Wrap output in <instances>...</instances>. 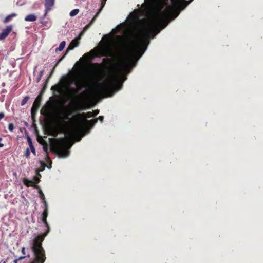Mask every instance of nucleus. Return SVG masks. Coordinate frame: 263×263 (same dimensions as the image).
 Here are the masks:
<instances>
[{
	"instance_id": "f257e3e1",
	"label": "nucleus",
	"mask_w": 263,
	"mask_h": 263,
	"mask_svg": "<svg viewBox=\"0 0 263 263\" xmlns=\"http://www.w3.org/2000/svg\"><path fill=\"white\" fill-rule=\"evenodd\" d=\"M93 117L92 112L82 113L78 115L77 117L73 118V121L78 125L74 127L68 134L70 138L73 134L80 129L82 125L87 121L86 118ZM73 143L71 142V138L66 139L61 138L59 139L50 138V152L57 154L60 157H66L68 156L69 152L68 149L71 147Z\"/></svg>"
},
{
	"instance_id": "f03ea898",
	"label": "nucleus",
	"mask_w": 263,
	"mask_h": 263,
	"mask_svg": "<svg viewBox=\"0 0 263 263\" xmlns=\"http://www.w3.org/2000/svg\"><path fill=\"white\" fill-rule=\"evenodd\" d=\"M142 35H136L128 44L129 54L139 59L146 49L148 43H144V40L149 37L151 33L154 35L158 33L153 25L144 26L141 30Z\"/></svg>"
},
{
	"instance_id": "7ed1b4c3",
	"label": "nucleus",
	"mask_w": 263,
	"mask_h": 263,
	"mask_svg": "<svg viewBox=\"0 0 263 263\" xmlns=\"http://www.w3.org/2000/svg\"><path fill=\"white\" fill-rule=\"evenodd\" d=\"M41 115L40 123L44 136H40L37 134V139L39 143L43 146V149L46 155L47 161L48 163L49 157L48 150L49 149V138H47V136L49 135V100L47 101L45 105L42 108Z\"/></svg>"
},
{
	"instance_id": "20e7f679",
	"label": "nucleus",
	"mask_w": 263,
	"mask_h": 263,
	"mask_svg": "<svg viewBox=\"0 0 263 263\" xmlns=\"http://www.w3.org/2000/svg\"><path fill=\"white\" fill-rule=\"evenodd\" d=\"M192 1L191 0L188 2L185 0H171V6L166 7L164 10L159 12L155 16V21L160 22V24L163 28H165L167 24L165 20L170 18L174 15L175 9L176 8L183 9Z\"/></svg>"
},
{
	"instance_id": "39448f33",
	"label": "nucleus",
	"mask_w": 263,
	"mask_h": 263,
	"mask_svg": "<svg viewBox=\"0 0 263 263\" xmlns=\"http://www.w3.org/2000/svg\"><path fill=\"white\" fill-rule=\"evenodd\" d=\"M96 90L99 94L120 90L123 86L122 82L119 81V77L116 73H109V78L101 83H97Z\"/></svg>"
},
{
	"instance_id": "423d86ee",
	"label": "nucleus",
	"mask_w": 263,
	"mask_h": 263,
	"mask_svg": "<svg viewBox=\"0 0 263 263\" xmlns=\"http://www.w3.org/2000/svg\"><path fill=\"white\" fill-rule=\"evenodd\" d=\"M47 234L39 235L33 242L32 251L34 253V258L30 263H43L45 259L44 251L41 246V242Z\"/></svg>"
},
{
	"instance_id": "0eeeda50",
	"label": "nucleus",
	"mask_w": 263,
	"mask_h": 263,
	"mask_svg": "<svg viewBox=\"0 0 263 263\" xmlns=\"http://www.w3.org/2000/svg\"><path fill=\"white\" fill-rule=\"evenodd\" d=\"M89 54H91L92 59L100 57H111L114 55L112 49L108 46L100 47L96 51L91 50Z\"/></svg>"
},
{
	"instance_id": "6e6552de",
	"label": "nucleus",
	"mask_w": 263,
	"mask_h": 263,
	"mask_svg": "<svg viewBox=\"0 0 263 263\" xmlns=\"http://www.w3.org/2000/svg\"><path fill=\"white\" fill-rule=\"evenodd\" d=\"M49 79V76H48L47 78L46 81L42 90H41L40 94L36 98V99L32 105V107L31 108V114H32V116L34 115V114L36 113V112L40 106V102L41 101L43 95L47 87L48 81Z\"/></svg>"
},
{
	"instance_id": "1a4fd4ad",
	"label": "nucleus",
	"mask_w": 263,
	"mask_h": 263,
	"mask_svg": "<svg viewBox=\"0 0 263 263\" xmlns=\"http://www.w3.org/2000/svg\"><path fill=\"white\" fill-rule=\"evenodd\" d=\"M82 34V32L80 33V34L75 38L74 39L72 40V41L70 42L69 45H68L67 50L66 51V52L65 54L61 58V59L58 61V62L57 63L56 65H57L60 62H61L65 57V56L66 55V54L69 52V51L73 49L76 47H77L79 43H80V40L81 39V35Z\"/></svg>"
},
{
	"instance_id": "9d476101",
	"label": "nucleus",
	"mask_w": 263,
	"mask_h": 263,
	"mask_svg": "<svg viewBox=\"0 0 263 263\" xmlns=\"http://www.w3.org/2000/svg\"><path fill=\"white\" fill-rule=\"evenodd\" d=\"M40 198L43 200L45 204V209L44 212L42 214L41 220L42 222H43L48 228V230H49V227L46 221V219L48 215V205L47 202L45 201V196L43 193H40Z\"/></svg>"
},
{
	"instance_id": "9b49d317",
	"label": "nucleus",
	"mask_w": 263,
	"mask_h": 263,
	"mask_svg": "<svg viewBox=\"0 0 263 263\" xmlns=\"http://www.w3.org/2000/svg\"><path fill=\"white\" fill-rule=\"evenodd\" d=\"M12 30V26L11 25L8 26L0 34V40H2L7 37L8 34Z\"/></svg>"
},
{
	"instance_id": "f8f14e48",
	"label": "nucleus",
	"mask_w": 263,
	"mask_h": 263,
	"mask_svg": "<svg viewBox=\"0 0 263 263\" xmlns=\"http://www.w3.org/2000/svg\"><path fill=\"white\" fill-rule=\"evenodd\" d=\"M120 68L122 69H130L132 67V63L130 60L123 61L119 65Z\"/></svg>"
},
{
	"instance_id": "ddd939ff",
	"label": "nucleus",
	"mask_w": 263,
	"mask_h": 263,
	"mask_svg": "<svg viewBox=\"0 0 263 263\" xmlns=\"http://www.w3.org/2000/svg\"><path fill=\"white\" fill-rule=\"evenodd\" d=\"M103 64H98V63H96V64H94V66H96L98 68L100 69V67L102 65H103L106 67H108L111 63V60L110 59H109V58H104L103 59Z\"/></svg>"
},
{
	"instance_id": "4468645a",
	"label": "nucleus",
	"mask_w": 263,
	"mask_h": 263,
	"mask_svg": "<svg viewBox=\"0 0 263 263\" xmlns=\"http://www.w3.org/2000/svg\"><path fill=\"white\" fill-rule=\"evenodd\" d=\"M53 99H54L53 97H50V136H54L53 129L52 126V102Z\"/></svg>"
},
{
	"instance_id": "2eb2a0df",
	"label": "nucleus",
	"mask_w": 263,
	"mask_h": 263,
	"mask_svg": "<svg viewBox=\"0 0 263 263\" xmlns=\"http://www.w3.org/2000/svg\"><path fill=\"white\" fill-rule=\"evenodd\" d=\"M36 16L34 14H31L25 17V20L27 22H34L36 20Z\"/></svg>"
},
{
	"instance_id": "dca6fc26",
	"label": "nucleus",
	"mask_w": 263,
	"mask_h": 263,
	"mask_svg": "<svg viewBox=\"0 0 263 263\" xmlns=\"http://www.w3.org/2000/svg\"><path fill=\"white\" fill-rule=\"evenodd\" d=\"M27 142L28 143V144L29 145V147L30 148L31 152L33 154H35V148H34V146H33L31 139L28 135H27Z\"/></svg>"
},
{
	"instance_id": "f3484780",
	"label": "nucleus",
	"mask_w": 263,
	"mask_h": 263,
	"mask_svg": "<svg viewBox=\"0 0 263 263\" xmlns=\"http://www.w3.org/2000/svg\"><path fill=\"white\" fill-rule=\"evenodd\" d=\"M23 183L25 185H26L27 186H35V182H34L32 180H29L27 179H23Z\"/></svg>"
},
{
	"instance_id": "a211bd4d",
	"label": "nucleus",
	"mask_w": 263,
	"mask_h": 263,
	"mask_svg": "<svg viewBox=\"0 0 263 263\" xmlns=\"http://www.w3.org/2000/svg\"><path fill=\"white\" fill-rule=\"evenodd\" d=\"M98 13H99V12H98L93 16V17L92 18V20L90 21V22L87 25H86L84 27V31H86V30H87L91 26V25L93 23V22H95V20L96 19V18H97V16H98Z\"/></svg>"
},
{
	"instance_id": "6ab92c4d",
	"label": "nucleus",
	"mask_w": 263,
	"mask_h": 263,
	"mask_svg": "<svg viewBox=\"0 0 263 263\" xmlns=\"http://www.w3.org/2000/svg\"><path fill=\"white\" fill-rule=\"evenodd\" d=\"M16 16V13H12L9 15H8L5 20L3 21V22L4 23H7L9 22L13 17H15Z\"/></svg>"
},
{
	"instance_id": "aec40b11",
	"label": "nucleus",
	"mask_w": 263,
	"mask_h": 263,
	"mask_svg": "<svg viewBox=\"0 0 263 263\" xmlns=\"http://www.w3.org/2000/svg\"><path fill=\"white\" fill-rule=\"evenodd\" d=\"M65 45H66V42L65 41L61 42V43L60 44L59 46L56 48L55 51H61L64 48Z\"/></svg>"
},
{
	"instance_id": "412c9836",
	"label": "nucleus",
	"mask_w": 263,
	"mask_h": 263,
	"mask_svg": "<svg viewBox=\"0 0 263 263\" xmlns=\"http://www.w3.org/2000/svg\"><path fill=\"white\" fill-rule=\"evenodd\" d=\"M45 11L44 15V16H46L47 14V13L48 12V10H49V0H45Z\"/></svg>"
},
{
	"instance_id": "4be33fe9",
	"label": "nucleus",
	"mask_w": 263,
	"mask_h": 263,
	"mask_svg": "<svg viewBox=\"0 0 263 263\" xmlns=\"http://www.w3.org/2000/svg\"><path fill=\"white\" fill-rule=\"evenodd\" d=\"M97 122V120H95V119L85 122V123H86L90 127H92Z\"/></svg>"
},
{
	"instance_id": "5701e85b",
	"label": "nucleus",
	"mask_w": 263,
	"mask_h": 263,
	"mask_svg": "<svg viewBox=\"0 0 263 263\" xmlns=\"http://www.w3.org/2000/svg\"><path fill=\"white\" fill-rule=\"evenodd\" d=\"M79 12V10L78 9H73L70 12V15L71 16H74L78 14Z\"/></svg>"
},
{
	"instance_id": "b1692460",
	"label": "nucleus",
	"mask_w": 263,
	"mask_h": 263,
	"mask_svg": "<svg viewBox=\"0 0 263 263\" xmlns=\"http://www.w3.org/2000/svg\"><path fill=\"white\" fill-rule=\"evenodd\" d=\"M40 175H38L37 176H35L33 177V180L34 182H35V185L37 183H38L40 181Z\"/></svg>"
},
{
	"instance_id": "393cba45",
	"label": "nucleus",
	"mask_w": 263,
	"mask_h": 263,
	"mask_svg": "<svg viewBox=\"0 0 263 263\" xmlns=\"http://www.w3.org/2000/svg\"><path fill=\"white\" fill-rule=\"evenodd\" d=\"M29 97H25L24 98V99L22 100L21 102V105L23 106L29 100Z\"/></svg>"
},
{
	"instance_id": "a878e982",
	"label": "nucleus",
	"mask_w": 263,
	"mask_h": 263,
	"mask_svg": "<svg viewBox=\"0 0 263 263\" xmlns=\"http://www.w3.org/2000/svg\"><path fill=\"white\" fill-rule=\"evenodd\" d=\"M14 128V125H13V124L12 123H10V124H9L8 129L10 131H13Z\"/></svg>"
},
{
	"instance_id": "bb28decb",
	"label": "nucleus",
	"mask_w": 263,
	"mask_h": 263,
	"mask_svg": "<svg viewBox=\"0 0 263 263\" xmlns=\"http://www.w3.org/2000/svg\"><path fill=\"white\" fill-rule=\"evenodd\" d=\"M103 119H104L103 116H99L98 118H97L95 119V120H97V122L98 121V120H99L101 122H103Z\"/></svg>"
},
{
	"instance_id": "cd10ccee",
	"label": "nucleus",
	"mask_w": 263,
	"mask_h": 263,
	"mask_svg": "<svg viewBox=\"0 0 263 263\" xmlns=\"http://www.w3.org/2000/svg\"><path fill=\"white\" fill-rule=\"evenodd\" d=\"M29 155H30V152H29V150L28 148H27L26 150V152H25V156L28 158L29 157Z\"/></svg>"
},
{
	"instance_id": "c85d7f7f",
	"label": "nucleus",
	"mask_w": 263,
	"mask_h": 263,
	"mask_svg": "<svg viewBox=\"0 0 263 263\" xmlns=\"http://www.w3.org/2000/svg\"><path fill=\"white\" fill-rule=\"evenodd\" d=\"M93 117H95L99 113V110H95L93 111Z\"/></svg>"
},
{
	"instance_id": "c756f323",
	"label": "nucleus",
	"mask_w": 263,
	"mask_h": 263,
	"mask_svg": "<svg viewBox=\"0 0 263 263\" xmlns=\"http://www.w3.org/2000/svg\"><path fill=\"white\" fill-rule=\"evenodd\" d=\"M55 0H50V10L52 9V7L54 6Z\"/></svg>"
},
{
	"instance_id": "7c9ffc66",
	"label": "nucleus",
	"mask_w": 263,
	"mask_h": 263,
	"mask_svg": "<svg viewBox=\"0 0 263 263\" xmlns=\"http://www.w3.org/2000/svg\"><path fill=\"white\" fill-rule=\"evenodd\" d=\"M107 0H101V8L104 7Z\"/></svg>"
},
{
	"instance_id": "2f4dec72",
	"label": "nucleus",
	"mask_w": 263,
	"mask_h": 263,
	"mask_svg": "<svg viewBox=\"0 0 263 263\" xmlns=\"http://www.w3.org/2000/svg\"><path fill=\"white\" fill-rule=\"evenodd\" d=\"M4 117V114L3 112L0 113V120Z\"/></svg>"
},
{
	"instance_id": "473e14b6",
	"label": "nucleus",
	"mask_w": 263,
	"mask_h": 263,
	"mask_svg": "<svg viewBox=\"0 0 263 263\" xmlns=\"http://www.w3.org/2000/svg\"><path fill=\"white\" fill-rule=\"evenodd\" d=\"M25 247H23V248H22L21 252H22V254H24V255H25Z\"/></svg>"
},
{
	"instance_id": "72a5a7b5",
	"label": "nucleus",
	"mask_w": 263,
	"mask_h": 263,
	"mask_svg": "<svg viewBox=\"0 0 263 263\" xmlns=\"http://www.w3.org/2000/svg\"><path fill=\"white\" fill-rule=\"evenodd\" d=\"M41 166L43 167V168L45 167L46 165L43 162H41Z\"/></svg>"
},
{
	"instance_id": "f704fd0d",
	"label": "nucleus",
	"mask_w": 263,
	"mask_h": 263,
	"mask_svg": "<svg viewBox=\"0 0 263 263\" xmlns=\"http://www.w3.org/2000/svg\"><path fill=\"white\" fill-rule=\"evenodd\" d=\"M25 258V256H21V257H19V258H18V259L20 260H22V259H24V258Z\"/></svg>"
},
{
	"instance_id": "c9c22d12",
	"label": "nucleus",
	"mask_w": 263,
	"mask_h": 263,
	"mask_svg": "<svg viewBox=\"0 0 263 263\" xmlns=\"http://www.w3.org/2000/svg\"><path fill=\"white\" fill-rule=\"evenodd\" d=\"M18 260H20L18 259V258L16 259H15V260H14V263H17V262H18Z\"/></svg>"
},
{
	"instance_id": "e433bc0d",
	"label": "nucleus",
	"mask_w": 263,
	"mask_h": 263,
	"mask_svg": "<svg viewBox=\"0 0 263 263\" xmlns=\"http://www.w3.org/2000/svg\"><path fill=\"white\" fill-rule=\"evenodd\" d=\"M4 146V144L2 143H0V147H2Z\"/></svg>"
},
{
	"instance_id": "4c0bfd02",
	"label": "nucleus",
	"mask_w": 263,
	"mask_h": 263,
	"mask_svg": "<svg viewBox=\"0 0 263 263\" xmlns=\"http://www.w3.org/2000/svg\"><path fill=\"white\" fill-rule=\"evenodd\" d=\"M50 168H51V164H52V161H51V160H50Z\"/></svg>"
},
{
	"instance_id": "58836bf2",
	"label": "nucleus",
	"mask_w": 263,
	"mask_h": 263,
	"mask_svg": "<svg viewBox=\"0 0 263 263\" xmlns=\"http://www.w3.org/2000/svg\"><path fill=\"white\" fill-rule=\"evenodd\" d=\"M53 87L52 86V87H51V88H50V89H51V90H52V89H53Z\"/></svg>"
},
{
	"instance_id": "ea45409f",
	"label": "nucleus",
	"mask_w": 263,
	"mask_h": 263,
	"mask_svg": "<svg viewBox=\"0 0 263 263\" xmlns=\"http://www.w3.org/2000/svg\"><path fill=\"white\" fill-rule=\"evenodd\" d=\"M66 119H68V117L67 116L66 118Z\"/></svg>"
},
{
	"instance_id": "a19ab883",
	"label": "nucleus",
	"mask_w": 263,
	"mask_h": 263,
	"mask_svg": "<svg viewBox=\"0 0 263 263\" xmlns=\"http://www.w3.org/2000/svg\"><path fill=\"white\" fill-rule=\"evenodd\" d=\"M2 140V138L1 137H0V141H1Z\"/></svg>"
},
{
	"instance_id": "79ce46f5",
	"label": "nucleus",
	"mask_w": 263,
	"mask_h": 263,
	"mask_svg": "<svg viewBox=\"0 0 263 263\" xmlns=\"http://www.w3.org/2000/svg\"><path fill=\"white\" fill-rule=\"evenodd\" d=\"M68 99H70V98H68Z\"/></svg>"
},
{
	"instance_id": "37998d69",
	"label": "nucleus",
	"mask_w": 263,
	"mask_h": 263,
	"mask_svg": "<svg viewBox=\"0 0 263 263\" xmlns=\"http://www.w3.org/2000/svg\"><path fill=\"white\" fill-rule=\"evenodd\" d=\"M147 0H145V1H146Z\"/></svg>"
},
{
	"instance_id": "c03bdc74",
	"label": "nucleus",
	"mask_w": 263,
	"mask_h": 263,
	"mask_svg": "<svg viewBox=\"0 0 263 263\" xmlns=\"http://www.w3.org/2000/svg\"><path fill=\"white\" fill-rule=\"evenodd\" d=\"M4 263H6V262H4Z\"/></svg>"
}]
</instances>
